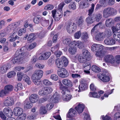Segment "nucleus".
<instances>
[{
  "instance_id": "26",
  "label": "nucleus",
  "mask_w": 120,
  "mask_h": 120,
  "mask_svg": "<svg viewBox=\"0 0 120 120\" xmlns=\"http://www.w3.org/2000/svg\"><path fill=\"white\" fill-rule=\"evenodd\" d=\"M71 95L69 94H63L62 96V98L63 100L66 101H69L71 99Z\"/></svg>"
},
{
  "instance_id": "47",
  "label": "nucleus",
  "mask_w": 120,
  "mask_h": 120,
  "mask_svg": "<svg viewBox=\"0 0 120 120\" xmlns=\"http://www.w3.org/2000/svg\"><path fill=\"white\" fill-rule=\"evenodd\" d=\"M24 79L23 80L25 81L26 83L28 85L30 84L31 82V81L30 80V78L26 75H25L24 76Z\"/></svg>"
},
{
  "instance_id": "15",
  "label": "nucleus",
  "mask_w": 120,
  "mask_h": 120,
  "mask_svg": "<svg viewBox=\"0 0 120 120\" xmlns=\"http://www.w3.org/2000/svg\"><path fill=\"white\" fill-rule=\"evenodd\" d=\"M104 43L107 45H112L114 44L115 41L113 38H107L105 39L104 41Z\"/></svg>"
},
{
  "instance_id": "62",
  "label": "nucleus",
  "mask_w": 120,
  "mask_h": 120,
  "mask_svg": "<svg viewBox=\"0 0 120 120\" xmlns=\"http://www.w3.org/2000/svg\"><path fill=\"white\" fill-rule=\"evenodd\" d=\"M58 82L59 83L60 88V89L63 91H64L67 88L66 87L64 86L62 83L59 80L58 81Z\"/></svg>"
},
{
  "instance_id": "20",
  "label": "nucleus",
  "mask_w": 120,
  "mask_h": 120,
  "mask_svg": "<svg viewBox=\"0 0 120 120\" xmlns=\"http://www.w3.org/2000/svg\"><path fill=\"white\" fill-rule=\"evenodd\" d=\"M32 103L29 99H26L24 101L25 108L27 109H30L32 106Z\"/></svg>"
},
{
  "instance_id": "16",
  "label": "nucleus",
  "mask_w": 120,
  "mask_h": 120,
  "mask_svg": "<svg viewBox=\"0 0 120 120\" xmlns=\"http://www.w3.org/2000/svg\"><path fill=\"white\" fill-rule=\"evenodd\" d=\"M51 55L50 52H47L42 54L38 59L40 60H46L48 59Z\"/></svg>"
},
{
  "instance_id": "9",
  "label": "nucleus",
  "mask_w": 120,
  "mask_h": 120,
  "mask_svg": "<svg viewBox=\"0 0 120 120\" xmlns=\"http://www.w3.org/2000/svg\"><path fill=\"white\" fill-rule=\"evenodd\" d=\"M104 47L100 44H94L91 47V50L93 52H96L98 50L101 51L104 49Z\"/></svg>"
},
{
  "instance_id": "57",
  "label": "nucleus",
  "mask_w": 120,
  "mask_h": 120,
  "mask_svg": "<svg viewBox=\"0 0 120 120\" xmlns=\"http://www.w3.org/2000/svg\"><path fill=\"white\" fill-rule=\"evenodd\" d=\"M36 45V43L35 42L33 43L30 44L28 48V50H30L34 48Z\"/></svg>"
},
{
  "instance_id": "31",
  "label": "nucleus",
  "mask_w": 120,
  "mask_h": 120,
  "mask_svg": "<svg viewBox=\"0 0 120 120\" xmlns=\"http://www.w3.org/2000/svg\"><path fill=\"white\" fill-rule=\"evenodd\" d=\"M89 96L90 97H93L94 98H99L100 96V95L99 94H98L95 92H90Z\"/></svg>"
},
{
  "instance_id": "52",
  "label": "nucleus",
  "mask_w": 120,
  "mask_h": 120,
  "mask_svg": "<svg viewBox=\"0 0 120 120\" xmlns=\"http://www.w3.org/2000/svg\"><path fill=\"white\" fill-rule=\"evenodd\" d=\"M42 82L43 84L46 86H50L52 85V82L49 81L47 79L43 80Z\"/></svg>"
},
{
  "instance_id": "27",
  "label": "nucleus",
  "mask_w": 120,
  "mask_h": 120,
  "mask_svg": "<svg viewBox=\"0 0 120 120\" xmlns=\"http://www.w3.org/2000/svg\"><path fill=\"white\" fill-rule=\"evenodd\" d=\"M109 11L110 16L114 15H116L117 13V11L114 8L111 7L108 8Z\"/></svg>"
},
{
  "instance_id": "17",
  "label": "nucleus",
  "mask_w": 120,
  "mask_h": 120,
  "mask_svg": "<svg viewBox=\"0 0 120 120\" xmlns=\"http://www.w3.org/2000/svg\"><path fill=\"white\" fill-rule=\"evenodd\" d=\"M39 96L36 94H33L31 95L29 98V99L32 103L36 102L39 99Z\"/></svg>"
},
{
  "instance_id": "21",
  "label": "nucleus",
  "mask_w": 120,
  "mask_h": 120,
  "mask_svg": "<svg viewBox=\"0 0 120 120\" xmlns=\"http://www.w3.org/2000/svg\"><path fill=\"white\" fill-rule=\"evenodd\" d=\"M76 114V112L75 110L72 108H71L69 110L67 116L68 118H71L75 116Z\"/></svg>"
},
{
  "instance_id": "56",
  "label": "nucleus",
  "mask_w": 120,
  "mask_h": 120,
  "mask_svg": "<svg viewBox=\"0 0 120 120\" xmlns=\"http://www.w3.org/2000/svg\"><path fill=\"white\" fill-rule=\"evenodd\" d=\"M26 31L25 28H22L19 30L18 33V34L19 36H21L23 34L25 33Z\"/></svg>"
},
{
  "instance_id": "5",
  "label": "nucleus",
  "mask_w": 120,
  "mask_h": 120,
  "mask_svg": "<svg viewBox=\"0 0 120 120\" xmlns=\"http://www.w3.org/2000/svg\"><path fill=\"white\" fill-rule=\"evenodd\" d=\"M104 60L106 62L109 63L113 66H116V63L113 56L112 55H107L105 57Z\"/></svg>"
},
{
  "instance_id": "43",
  "label": "nucleus",
  "mask_w": 120,
  "mask_h": 120,
  "mask_svg": "<svg viewBox=\"0 0 120 120\" xmlns=\"http://www.w3.org/2000/svg\"><path fill=\"white\" fill-rule=\"evenodd\" d=\"M103 49H102L101 51H100L99 50L97 51L96 52L95 55L96 56L99 57H102L104 54L103 52Z\"/></svg>"
},
{
  "instance_id": "23",
  "label": "nucleus",
  "mask_w": 120,
  "mask_h": 120,
  "mask_svg": "<svg viewBox=\"0 0 120 120\" xmlns=\"http://www.w3.org/2000/svg\"><path fill=\"white\" fill-rule=\"evenodd\" d=\"M113 36L117 41L120 43V31L114 33Z\"/></svg>"
},
{
  "instance_id": "32",
  "label": "nucleus",
  "mask_w": 120,
  "mask_h": 120,
  "mask_svg": "<svg viewBox=\"0 0 120 120\" xmlns=\"http://www.w3.org/2000/svg\"><path fill=\"white\" fill-rule=\"evenodd\" d=\"M101 23H99L98 24L95 25L92 28L91 30V34H94L96 31V30L97 28L101 27Z\"/></svg>"
},
{
  "instance_id": "10",
  "label": "nucleus",
  "mask_w": 120,
  "mask_h": 120,
  "mask_svg": "<svg viewBox=\"0 0 120 120\" xmlns=\"http://www.w3.org/2000/svg\"><path fill=\"white\" fill-rule=\"evenodd\" d=\"M43 71L41 70H38L35 71L33 75L32 78L40 79L43 75Z\"/></svg>"
},
{
  "instance_id": "36",
  "label": "nucleus",
  "mask_w": 120,
  "mask_h": 120,
  "mask_svg": "<svg viewBox=\"0 0 120 120\" xmlns=\"http://www.w3.org/2000/svg\"><path fill=\"white\" fill-rule=\"evenodd\" d=\"M102 16L100 13H98L95 15H93V19H94L97 22L99 21L102 18Z\"/></svg>"
},
{
  "instance_id": "61",
  "label": "nucleus",
  "mask_w": 120,
  "mask_h": 120,
  "mask_svg": "<svg viewBox=\"0 0 120 120\" xmlns=\"http://www.w3.org/2000/svg\"><path fill=\"white\" fill-rule=\"evenodd\" d=\"M69 8L70 9L74 10L76 9V5L75 3H72L70 4L69 5Z\"/></svg>"
},
{
  "instance_id": "30",
  "label": "nucleus",
  "mask_w": 120,
  "mask_h": 120,
  "mask_svg": "<svg viewBox=\"0 0 120 120\" xmlns=\"http://www.w3.org/2000/svg\"><path fill=\"white\" fill-rule=\"evenodd\" d=\"M109 86L107 85L106 86V87L105 88V89H106V90H107L106 91V93L107 94H104V96L105 97H108V96L109 95L111 94L113 92L114 89H113L111 90H110V88L109 87Z\"/></svg>"
},
{
  "instance_id": "58",
  "label": "nucleus",
  "mask_w": 120,
  "mask_h": 120,
  "mask_svg": "<svg viewBox=\"0 0 120 120\" xmlns=\"http://www.w3.org/2000/svg\"><path fill=\"white\" fill-rule=\"evenodd\" d=\"M22 88V84L21 83H19L17 84V86L15 87V90L16 91H17L18 90H21Z\"/></svg>"
},
{
  "instance_id": "38",
  "label": "nucleus",
  "mask_w": 120,
  "mask_h": 120,
  "mask_svg": "<svg viewBox=\"0 0 120 120\" xmlns=\"http://www.w3.org/2000/svg\"><path fill=\"white\" fill-rule=\"evenodd\" d=\"M63 43L66 45H68L69 46V45L71 44V43H73V42H71V39L69 38H67L64 39L62 41Z\"/></svg>"
},
{
  "instance_id": "40",
  "label": "nucleus",
  "mask_w": 120,
  "mask_h": 120,
  "mask_svg": "<svg viewBox=\"0 0 120 120\" xmlns=\"http://www.w3.org/2000/svg\"><path fill=\"white\" fill-rule=\"evenodd\" d=\"M13 87L11 85H8L5 86L4 89L8 93L12 91L13 89Z\"/></svg>"
},
{
  "instance_id": "49",
  "label": "nucleus",
  "mask_w": 120,
  "mask_h": 120,
  "mask_svg": "<svg viewBox=\"0 0 120 120\" xmlns=\"http://www.w3.org/2000/svg\"><path fill=\"white\" fill-rule=\"evenodd\" d=\"M35 36L36 35L34 34V33L30 34L29 35L27 38L28 40L30 41L34 40L35 38Z\"/></svg>"
},
{
  "instance_id": "35",
  "label": "nucleus",
  "mask_w": 120,
  "mask_h": 120,
  "mask_svg": "<svg viewBox=\"0 0 120 120\" xmlns=\"http://www.w3.org/2000/svg\"><path fill=\"white\" fill-rule=\"evenodd\" d=\"M84 21V19L82 17H80L75 23L78 26H81L83 24Z\"/></svg>"
},
{
  "instance_id": "63",
  "label": "nucleus",
  "mask_w": 120,
  "mask_h": 120,
  "mask_svg": "<svg viewBox=\"0 0 120 120\" xmlns=\"http://www.w3.org/2000/svg\"><path fill=\"white\" fill-rule=\"evenodd\" d=\"M35 114L34 113H33L32 114L28 115L27 117V118L28 120H31L35 118Z\"/></svg>"
},
{
  "instance_id": "33",
  "label": "nucleus",
  "mask_w": 120,
  "mask_h": 120,
  "mask_svg": "<svg viewBox=\"0 0 120 120\" xmlns=\"http://www.w3.org/2000/svg\"><path fill=\"white\" fill-rule=\"evenodd\" d=\"M103 13V16L105 18H107L110 16L108 8L104 10Z\"/></svg>"
},
{
  "instance_id": "42",
  "label": "nucleus",
  "mask_w": 120,
  "mask_h": 120,
  "mask_svg": "<svg viewBox=\"0 0 120 120\" xmlns=\"http://www.w3.org/2000/svg\"><path fill=\"white\" fill-rule=\"evenodd\" d=\"M16 24L13 23L9 25L7 27V31H10L11 30L14 29V28L16 27Z\"/></svg>"
},
{
  "instance_id": "54",
  "label": "nucleus",
  "mask_w": 120,
  "mask_h": 120,
  "mask_svg": "<svg viewBox=\"0 0 120 120\" xmlns=\"http://www.w3.org/2000/svg\"><path fill=\"white\" fill-rule=\"evenodd\" d=\"M40 112L41 114H45L46 113L47 111L44 106H42L40 107Z\"/></svg>"
},
{
  "instance_id": "55",
  "label": "nucleus",
  "mask_w": 120,
  "mask_h": 120,
  "mask_svg": "<svg viewBox=\"0 0 120 120\" xmlns=\"http://www.w3.org/2000/svg\"><path fill=\"white\" fill-rule=\"evenodd\" d=\"M92 18H91L90 16L88 17L86 19V21L87 24H90L93 22Z\"/></svg>"
},
{
  "instance_id": "34",
  "label": "nucleus",
  "mask_w": 120,
  "mask_h": 120,
  "mask_svg": "<svg viewBox=\"0 0 120 120\" xmlns=\"http://www.w3.org/2000/svg\"><path fill=\"white\" fill-rule=\"evenodd\" d=\"M55 63L57 67L58 68H61L63 66V64L62 61L59 59L56 60Z\"/></svg>"
},
{
  "instance_id": "4",
  "label": "nucleus",
  "mask_w": 120,
  "mask_h": 120,
  "mask_svg": "<svg viewBox=\"0 0 120 120\" xmlns=\"http://www.w3.org/2000/svg\"><path fill=\"white\" fill-rule=\"evenodd\" d=\"M77 26L75 23H70L66 26V30L70 34L74 33L76 30Z\"/></svg>"
},
{
  "instance_id": "22",
  "label": "nucleus",
  "mask_w": 120,
  "mask_h": 120,
  "mask_svg": "<svg viewBox=\"0 0 120 120\" xmlns=\"http://www.w3.org/2000/svg\"><path fill=\"white\" fill-rule=\"evenodd\" d=\"M10 68V66L9 64H7L3 65L0 69V72L4 73L6 72L7 70Z\"/></svg>"
},
{
  "instance_id": "45",
  "label": "nucleus",
  "mask_w": 120,
  "mask_h": 120,
  "mask_svg": "<svg viewBox=\"0 0 120 120\" xmlns=\"http://www.w3.org/2000/svg\"><path fill=\"white\" fill-rule=\"evenodd\" d=\"M34 84L37 85H40L41 84V82L39 80L40 79L32 78Z\"/></svg>"
},
{
  "instance_id": "7",
  "label": "nucleus",
  "mask_w": 120,
  "mask_h": 120,
  "mask_svg": "<svg viewBox=\"0 0 120 120\" xmlns=\"http://www.w3.org/2000/svg\"><path fill=\"white\" fill-rule=\"evenodd\" d=\"M52 89L50 87H46L41 89L39 91L38 94L39 95L43 96L51 93Z\"/></svg>"
},
{
  "instance_id": "44",
  "label": "nucleus",
  "mask_w": 120,
  "mask_h": 120,
  "mask_svg": "<svg viewBox=\"0 0 120 120\" xmlns=\"http://www.w3.org/2000/svg\"><path fill=\"white\" fill-rule=\"evenodd\" d=\"M91 69L92 71L96 72L98 73L101 71L100 68L95 65H94L92 66Z\"/></svg>"
},
{
  "instance_id": "6",
  "label": "nucleus",
  "mask_w": 120,
  "mask_h": 120,
  "mask_svg": "<svg viewBox=\"0 0 120 120\" xmlns=\"http://www.w3.org/2000/svg\"><path fill=\"white\" fill-rule=\"evenodd\" d=\"M3 104L6 106H10L14 104L13 99L11 97H7L3 101Z\"/></svg>"
},
{
  "instance_id": "48",
  "label": "nucleus",
  "mask_w": 120,
  "mask_h": 120,
  "mask_svg": "<svg viewBox=\"0 0 120 120\" xmlns=\"http://www.w3.org/2000/svg\"><path fill=\"white\" fill-rule=\"evenodd\" d=\"M62 59L63 62L64 67H66L68 65V61L67 59L64 56L62 57Z\"/></svg>"
},
{
  "instance_id": "39",
  "label": "nucleus",
  "mask_w": 120,
  "mask_h": 120,
  "mask_svg": "<svg viewBox=\"0 0 120 120\" xmlns=\"http://www.w3.org/2000/svg\"><path fill=\"white\" fill-rule=\"evenodd\" d=\"M113 20L112 19L109 18L107 19L105 21V25L106 26H110L113 23Z\"/></svg>"
},
{
  "instance_id": "11",
  "label": "nucleus",
  "mask_w": 120,
  "mask_h": 120,
  "mask_svg": "<svg viewBox=\"0 0 120 120\" xmlns=\"http://www.w3.org/2000/svg\"><path fill=\"white\" fill-rule=\"evenodd\" d=\"M98 77L100 80L104 82H108L110 80L109 77L104 73L100 74L98 75Z\"/></svg>"
},
{
  "instance_id": "3",
  "label": "nucleus",
  "mask_w": 120,
  "mask_h": 120,
  "mask_svg": "<svg viewBox=\"0 0 120 120\" xmlns=\"http://www.w3.org/2000/svg\"><path fill=\"white\" fill-rule=\"evenodd\" d=\"M65 4L63 2L60 3L58 5L57 8V14H56V15L53 17L54 20L57 21L59 20L62 15V8L64 6Z\"/></svg>"
},
{
  "instance_id": "51",
  "label": "nucleus",
  "mask_w": 120,
  "mask_h": 120,
  "mask_svg": "<svg viewBox=\"0 0 120 120\" xmlns=\"http://www.w3.org/2000/svg\"><path fill=\"white\" fill-rule=\"evenodd\" d=\"M95 5L93 4H91V7L88 10V15L90 16L91 15L93 12Z\"/></svg>"
},
{
  "instance_id": "19",
  "label": "nucleus",
  "mask_w": 120,
  "mask_h": 120,
  "mask_svg": "<svg viewBox=\"0 0 120 120\" xmlns=\"http://www.w3.org/2000/svg\"><path fill=\"white\" fill-rule=\"evenodd\" d=\"M3 112L7 116L11 117L13 114L11 110L9 108L4 109L3 110Z\"/></svg>"
},
{
  "instance_id": "29",
  "label": "nucleus",
  "mask_w": 120,
  "mask_h": 120,
  "mask_svg": "<svg viewBox=\"0 0 120 120\" xmlns=\"http://www.w3.org/2000/svg\"><path fill=\"white\" fill-rule=\"evenodd\" d=\"M42 21H41V24L42 26L44 27L47 26L49 24V21L48 20H46L44 18H42Z\"/></svg>"
},
{
  "instance_id": "13",
  "label": "nucleus",
  "mask_w": 120,
  "mask_h": 120,
  "mask_svg": "<svg viewBox=\"0 0 120 120\" xmlns=\"http://www.w3.org/2000/svg\"><path fill=\"white\" fill-rule=\"evenodd\" d=\"M13 112L15 115L17 116H20L23 115V109L20 108L19 107H16L14 108L13 110Z\"/></svg>"
},
{
  "instance_id": "50",
  "label": "nucleus",
  "mask_w": 120,
  "mask_h": 120,
  "mask_svg": "<svg viewBox=\"0 0 120 120\" xmlns=\"http://www.w3.org/2000/svg\"><path fill=\"white\" fill-rule=\"evenodd\" d=\"M16 74V73L14 71H11L8 73L7 76L9 78H11L15 76Z\"/></svg>"
},
{
  "instance_id": "8",
  "label": "nucleus",
  "mask_w": 120,
  "mask_h": 120,
  "mask_svg": "<svg viewBox=\"0 0 120 120\" xmlns=\"http://www.w3.org/2000/svg\"><path fill=\"white\" fill-rule=\"evenodd\" d=\"M58 75L62 78H65L68 77L69 75L68 72L64 68L58 69L57 71Z\"/></svg>"
},
{
  "instance_id": "46",
  "label": "nucleus",
  "mask_w": 120,
  "mask_h": 120,
  "mask_svg": "<svg viewBox=\"0 0 120 120\" xmlns=\"http://www.w3.org/2000/svg\"><path fill=\"white\" fill-rule=\"evenodd\" d=\"M88 38V36L87 33L85 32L82 33V34L81 38L82 41H85Z\"/></svg>"
},
{
  "instance_id": "24",
  "label": "nucleus",
  "mask_w": 120,
  "mask_h": 120,
  "mask_svg": "<svg viewBox=\"0 0 120 120\" xmlns=\"http://www.w3.org/2000/svg\"><path fill=\"white\" fill-rule=\"evenodd\" d=\"M89 5L88 1L85 0L81 1L80 3V7L82 8H86L88 7Z\"/></svg>"
},
{
  "instance_id": "14",
  "label": "nucleus",
  "mask_w": 120,
  "mask_h": 120,
  "mask_svg": "<svg viewBox=\"0 0 120 120\" xmlns=\"http://www.w3.org/2000/svg\"><path fill=\"white\" fill-rule=\"evenodd\" d=\"M70 48L68 49L69 53L71 55H74L77 52V48L75 47L73 43H71V44L69 45Z\"/></svg>"
},
{
  "instance_id": "1",
  "label": "nucleus",
  "mask_w": 120,
  "mask_h": 120,
  "mask_svg": "<svg viewBox=\"0 0 120 120\" xmlns=\"http://www.w3.org/2000/svg\"><path fill=\"white\" fill-rule=\"evenodd\" d=\"M25 47L19 48L16 52L15 54L16 56L14 59L11 61V63L14 64L18 63L20 64L23 62V57L27 56L28 53L27 52H25Z\"/></svg>"
},
{
  "instance_id": "12",
  "label": "nucleus",
  "mask_w": 120,
  "mask_h": 120,
  "mask_svg": "<svg viewBox=\"0 0 120 120\" xmlns=\"http://www.w3.org/2000/svg\"><path fill=\"white\" fill-rule=\"evenodd\" d=\"M76 105L77 106L75 108V109L78 113L80 114L83 111L84 108V105L82 103H78Z\"/></svg>"
},
{
  "instance_id": "25",
  "label": "nucleus",
  "mask_w": 120,
  "mask_h": 120,
  "mask_svg": "<svg viewBox=\"0 0 120 120\" xmlns=\"http://www.w3.org/2000/svg\"><path fill=\"white\" fill-rule=\"evenodd\" d=\"M105 36L103 33H99L97 34L95 36V39L98 41H101L104 38Z\"/></svg>"
},
{
  "instance_id": "2",
  "label": "nucleus",
  "mask_w": 120,
  "mask_h": 120,
  "mask_svg": "<svg viewBox=\"0 0 120 120\" xmlns=\"http://www.w3.org/2000/svg\"><path fill=\"white\" fill-rule=\"evenodd\" d=\"M91 58L90 53L87 50L84 49L82 51V54L78 56V60L79 63H83L89 61Z\"/></svg>"
},
{
  "instance_id": "37",
  "label": "nucleus",
  "mask_w": 120,
  "mask_h": 120,
  "mask_svg": "<svg viewBox=\"0 0 120 120\" xmlns=\"http://www.w3.org/2000/svg\"><path fill=\"white\" fill-rule=\"evenodd\" d=\"M73 44L80 49H82L84 47L83 43L80 41H77L74 43L73 42Z\"/></svg>"
},
{
  "instance_id": "18",
  "label": "nucleus",
  "mask_w": 120,
  "mask_h": 120,
  "mask_svg": "<svg viewBox=\"0 0 120 120\" xmlns=\"http://www.w3.org/2000/svg\"><path fill=\"white\" fill-rule=\"evenodd\" d=\"M59 99V95L56 93L54 94L51 97L50 99V101L52 103H57L58 102Z\"/></svg>"
},
{
  "instance_id": "59",
  "label": "nucleus",
  "mask_w": 120,
  "mask_h": 120,
  "mask_svg": "<svg viewBox=\"0 0 120 120\" xmlns=\"http://www.w3.org/2000/svg\"><path fill=\"white\" fill-rule=\"evenodd\" d=\"M54 8V6L52 5L48 4L46 5L44 7L45 9V10H51Z\"/></svg>"
},
{
  "instance_id": "53",
  "label": "nucleus",
  "mask_w": 120,
  "mask_h": 120,
  "mask_svg": "<svg viewBox=\"0 0 120 120\" xmlns=\"http://www.w3.org/2000/svg\"><path fill=\"white\" fill-rule=\"evenodd\" d=\"M50 79L54 81H56L58 79V76L55 74H52L50 76Z\"/></svg>"
},
{
  "instance_id": "64",
  "label": "nucleus",
  "mask_w": 120,
  "mask_h": 120,
  "mask_svg": "<svg viewBox=\"0 0 120 120\" xmlns=\"http://www.w3.org/2000/svg\"><path fill=\"white\" fill-rule=\"evenodd\" d=\"M41 18L38 17H35L33 20L34 22L35 23L38 24L39 23L41 20Z\"/></svg>"
},
{
  "instance_id": "60",
  "label": "nucleus",
  "mask_w": 120,
  "mask_h": 120,
  "mask_svg": "<svg viewBox=\"0 0 120 120\" xmlns=\"http://www.w3.org/2000/svg\"><path fill=\"white\" fill-rule=\"evenodd\" d=\"M81 32L80 31H79L76 32L74 34L75 38L77 39H79L80 37Z\"/></svg>"
},
{
  "instance_id": "41",
  "label": "nucleus",
  "mask_w": 120,
  "mask_h": 120,
  "mask_svg": "<svg viewBox=\"0 0 120 120\" xmlns=\"http://www.w3.org/2000/svg\"><path fill=\"white\" fill-rule=\"evenodd\" d=\"M87 88L86 84H80L79 86V92L86 90Z\"/></svg>"
},
{
  "instance_id": "28",
  "label": "nucleus",
  "mask_w": 120,
  "mask_h": 120,
  "mask_svg": "<svg viewBox=\"0 0 120 120\" xmlns=\"http://www.w3.org/2000/svg\"><path fill=\"white\" fill-rule=\"evenodd\" d=\"M63 84L65 86H72V82L70 81L67 79H65L62 81Z\"/></svg>"
}]
</instances>
